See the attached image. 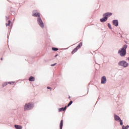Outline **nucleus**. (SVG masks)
<instances>
[{"instance_id":"2","label":"nucleus","mask_w":129,"mask_h":129,"mask_svg":"<svg viewBox=\"0 0 129 129\" xmlns=\"http://www.w3.org/2000/svg\"><path fill=\"white\" fill-rule=\"evenodd\" d=\"M34 107V103H29L25 104L24 106V110H30Z\"/></svg>"},{"instance_id":"26","label":"nucleus","mask_w":129,"mask_h":129,"mask_svg":"<svg viewBox=\"0 0 129 129\" xmlns=\"http://www.w3.org/2000/svg\"><path fill=\"white\" fill-rule=\"evenodd\" d=\"M1 60H3V58H1Z\"/></svg>"},{"instance_id":"13","label":"nucleus","mask_w":129,"mask_h":129,"mask_svg":"<svg viewBox=\"0 0 129 129\" xmlns=\"http://www.w3.org/2000/svg\"><path fill=\"white\" fill-rule=\"evenodd\" d=\"M67 108V106H66L64 108H61L59 109V111H64V110H66V108Z\"/></svg>"},{"instance_id":"25","label":"nucleus","mask_w":129,"mask_h":129,"mask_svg":"<svg viewBox=\"0 0 129 129\" xmlns=\"http://www.w3.org/2000/svg\"><path fill=\"white\" fill-rule=\"evenodd\" d=\"M47 89H51V87H47Z\"/></svg>"},{"instance_id":"11","label":"nucleus","mask_w":129,"mask_h":129,"mask_svg":"<svg viewBox=\"0 0 129 129\" xmlns=\"http://www.w3.org/2000/svg\"><path fill=\"white\" fill-rule=\"evenodd\" d=\"M114 119L116 121H118V120L120 121V117H119V116H118L116 115H114Z\"/></svg>"},{"instance_id":"16","label":"nucleus","mask_w":129,"mask_h":129,"mask_svg":"<svg viewBox=\"0 0 129 129\" xmlns=\"http://www.w3.org/2000/svg\"><path fill=\"white\" fill-rule=\"evenodd\" d=\"M59 127H60V129H62V127H63V120H61L60 121Z\"/></svg>"},{"instance_id":"14","label":"nucleus","mask_w":129,"mask_h":129,"mask_svg":"<svg viewBox=\"0 0 129 129\" xmlns=\"http://www.w3.org/2000/svg\"><path fill=\"white\" fill-rule=\"evenodd\" d=\"M79 48H78L77 47V48H75L73 50V51L72 52V54H74L75 53H76V52H77V50H78Z\"/></svg>"},{"instance_id":"9","label":"nucleus","mask_w":129,"mask_h":129,"mask_svg":"<svg viewBox=\"0 0 129 129\" xmlns=\"http://www.w3.org/2000/svg\"><path fill=\"white\" fill-rule=\"evenodd\" d=\"M107 21V17H104L103 18L100 19V22L102 23H104V22H106Z\"/></svg>"},{"instance_id":"24","label":"nucleus","mask_w":129,"mask_h":129,"mask_svg":"<svg viewBox=\"0 0 129 129\" xmlns=\"http://www.w3.org/2000/svg\"><path fill=\"white\" fill-rule=\"evenodd\" d=\"M56 64H57V63H54V64H51V67H53V66H55V65H56Z\"/></svg>"},{"instance_id":"27","label":"nucleus","mask_w":129,"mask_h":129,"mask_svg":"<svg viewBox=\"0 0 129 129\" xmlns=\"http://www.w3.org/2000/svg\"><path fill=\"white\" fill-rule=\"evenodd\" d=\"M57 55H56L55 56V57H57Z\"/></svg>"},{"instance_id":"4","label":"nucleus","mask_w":129,"mask_h":129,"mask_svg":"<svg viewBox=\"0 0 129 129\" xmlns=\"http://www.w3.org/2000/svg\"><path fill=\"white\" fill-rule=\"evenodd\" d=\"M118 65H119V66H123V67H127L128 64L126 61H121L119 62Z\"/></svg>"},{"instance_id":"22","label":"nucleus","mask_w":129,"mask_h":129,"mask_svg":"<svg viewBox=\"0 0 129 129\" xmlns=\"http://www.w3.org/2000/svg\"><path fill=\"white\" fill-rule=\"evenodd\" d=\"M119 121H120V125H122V124H123V123L122 122V120L120 119V120H119Z\"/></svg>"},{"instance_id":"7","label":"nucleus","mask_w":129,"mask_h":129,"mask_svg":"<svg viewBox=\"0 0 129 129\" xmlns=\"http://www.w3.org/2000/svg\"><path fill=\"white\" fill-rule=\"evenodd\" d=\"M15 83V82H5L3 84V87H5V86H7L8 84H14Z\"/></svg>"},{"instance_id":"18","label":"nucleus","mask_w":129,"mask_h":129,"mask_svg":"<svg viewBox=\"0 0 129 129\" xmlns=\"http://www.w3.org/2000/svg\"><path fill=\"white\" fill-rule=\"evenodd\" d=\"M128 127H129L128 125H127L126 126L123 125L122 126V129H128Z\"/></svg>"},{"instance_id":"19","label":"nucleus","mask_w":129,"mask_h":129,"mask_svg":"<svg viewBox=\"0 0 129 129\" xmlns=\"http://www.w3.org/2000/svg\"><path fill=\"white\" fill-rule=\"evenodd\" d=\"M72 103H73V101H71L69 103V104H68L67 107H68L69 106H70V105H71L72 104Z\"/></svg>"},{"instance_id":"21","label":"nucleus","mask_w":129,"mask_h":129,"mask_svg":"<svg viewBox=\"0 0 129 129\" xmlns=\"http://www.w3.org/2000/svg\"><path fill=\"white\" fill-rule=\"evenodd\" d=\"M52 51H58V48H55V47H52Z\"/></svg>"},{"instance_id":"23","label":"nucleus","mask_w":129,"mask_h":129,"mask_svg":"<svg viewBox=\"0 0 129 129\" xmlns=\"http://www.w3.org/2000/svg\"><path fill=\"white\" fill-rule=\"evenodd\" d=\"M108 27L109 28V29H111V25H110V24H108Z\"/></svg>"},{"instance_id":"15","label":"nucleus","mask_w":129,"mask_h":129,"mask_svg":"<svg viewBox=\"0 0 129 129\" xmlns=\"http://www.w3.org/2000/svg\"><path fill=\"white\" fill-rule=\"evenodd\" d=\"M29 81H35V78L34 77H30L29 79Z\"/></svg>"},{"instance_id":"6","label":"nucleus","mask_w":129,"mask_h":129,"mask_svg":"<svg viewBox=\"0 0 129 129\" xmlns=\"http://www.w3.org/2000/svg\"><path fill=\"white\" fill-rule=\"evenodd\" d=\"M112 15V13H106L103 15V17L108 18L110 17Z\"/></svg>"},{"instance_id":"8","label":"nucleus","mask_w":129,"mask_h":129,"mask_svg":"<svg viewBox=\"0 0 129 129\" xmlns=\"http://www.w3.org/2000/svg\"><path fill=\"white\" fill-rule=\"evenodd\" d=\"M33 17H38V18H41V14L39 13H36L32 15Z\"/></svg>"},{"instance_id":"1","label":"nucleus","mask_w":129,"mask_h":129,"mask_svg":"<svg viewBox=\"0 0 129 129\" xmlns=\"http://www.w3.org/2000/svg\"><path fill=\"white\" fill-rule=\"evenodd\" d=\"M127 48V45L125 44L123 46L122 48L121 49V50H119L118 51L119 54H120V55L122 57V56H125V54H126V51L125 50H126V48Z\"/></svg>"},{"instance_id":"17","label":"nucleus","mask_w":129,"mask_h":129,"mask_svg":"<svg viewBox=\"0 0 129 129\" xmlns=\"http://www.w3.org/2000/svg\"><path fill=\"white\" fill-rule=\"evenodd\" d=\"M82 47V42H80L79 45L77 46V48L79 49L80 48H81Z\"/></svg>"},{"instance_id":"12","label":"nucleus","mask_w":129,"mask_h":129,"mask_svg":"<svg viewBox=\"0 0 129 129\" xmlns=\"http://www.w3.org/2000/svg\"><path fill=\"white\" fill-rule=\"evenodd\" d=\"M15 127L16 129H22L23 128V126H22L21 125H15Z\"/></svg>"},{"instance_id":"20","label":"nucleus","mask_w":129,"mask_h":129,"mask_svg":"<svg viewBox=\"0 0 129 129\" xmlns=\"http://www.w3.org/2000/svg\"><path fill=\"white\" fill-rule=\"evenodd\" d=\"M11 24V21L9 20L8 23H6V27H8V26H10Z\"/></svg>"},{"instance_id":"3","label":"nucleus","mask_w":129,"mask_h":129,"mask_svg":"<svg viewBox=\"0 0 129 129\" xmlns=\"http://www.w3.org/2000/svg\"><path fill=\"white\" fill-rule=\"evenodd\" d=\"M37 21L38 23V24L41 28H44V23H43V21H42V19H41V17H39L37 19Z\"/></svg>"},{"instance_id":"10","label":"nucleus","mask_w":129,"mask_h":129,"mask_svg":"<svg viewBox=\"0 0 129 129\" xmlns=\"http://www.w3.org/2000/svg\"><path fill=\"white\" fill-rule=\"evenodd\" d=\"M113 24L115 27H117V26H118V21L117 20H113Z\"/></svg>"},{"instance_id":"5","label":"nucleus","mask_w":129,"mask_h":129,"mask_svg":"<svg viewBox=\"0 0 129 129\" xmlns=\"http://www.w3.org/2000/svg\"><path fill=\"white\" fill-rule=\"evenodd\" d=\"M101 83H102V84H105V83H106V77L105 76L102 77Z\"/></svg>"}]
</instances>
